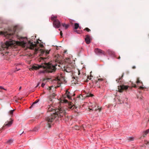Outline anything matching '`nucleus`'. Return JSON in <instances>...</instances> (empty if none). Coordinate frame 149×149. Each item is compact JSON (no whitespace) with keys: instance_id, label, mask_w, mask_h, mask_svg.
Returning <instances> with one entry per match:
<instances>
[{"instance_id":"6e6d98bb","label":"nucleus","mask_w":149,"mask_h":149,"mask_svg":"<svg viewBox=\"0 0 149 149\" xmlns=\"http://www.w3.org/2000/svg\"><path fill=\"white\" fill-rule=\"evenodd\" d=\"M41 46H43V45H41Z\"/></svg>"},{"instance_id":"473e14b6","label":"nucleus","mask_w":149,"mask_h":149,"mask_svg":"<svg viewBox=\"0 0 149 149\" xmlns=\"http://www.w3.org/2000/svg\"><path fill=\"white\" fill-rule=\"evenodd\" d=\"M137 98L140 99H142V97L141 95L137 96Z\"/></svg>"},{"instance_id":"2eb2a0df","label":"nucleus","mask_w":149,"mask_h":149,"mask_svg":"<svg viewBox=\"0 0 149 149\" xmlns=\"http://www.w3.org/2000/svg\"><path fill=\"white\" fill-rule=\"evenodd\" d=\"M124 74L123 73L121 77L120 76V77L118 79H116V81L118 83L119 82V81L120 80L122 79V78L124 76Z\"/></svg>"},{"instance_id":"aec40b11","label":"nucleus","mask_w":149,"mask_h":149,"mask_svg":"<svg viewBox=\"0 0 149 149\" xmlns=\"http://www.w3.org/2000/svg\"><path fill=\"white\" fill-rule=\"evenodd\" d=\"M103 80V79L102 78H98L97 80L95 81V83L96 84H97L98 82H100L102 81Z\"/></svg>"},{"instance_id":"4468645a","label":"nucleus","mask_w":149,"mask_h":149,"mask_svg":"<svg viewBox=\"0 0 149 149\" xmlns=\"http://www.w3.org/2000/svg\"><path fill=\"white\" fill-rule=\"evenodd\" d=\"M107 52L108 54H109V55H112V56H114L115 55V53L112 50H108Z\"/></svg>"},{"instance_id":"603ef678","label":"nucleus","mask_w":149,"mask_h":149,"mask_svg":"<svg viewBox=\"0 0 149 149\" xmlns=\"http://www.w3.org/2000/svg\"><path fill=\"white\" fill-rule=\"evenodd\" d=\"M45 80H46V79H43V81H44Z\"/></svg>"},{"instance_id":"8fccbe9b","label":"nucleus","mask_w":149,"mask_h":149,"mask_svg":"<svg viewBox=\"0 0 149 149\" xmlns=\"http://www.w3.org/2000/svg\"><path fill=\"white\" fill-rule=\"evenodd\" d=\"M78 75H79L80 74V71L79 70L78 71Z\"/></svg>"},{"instance_id":"5701e85b","label":"nucleus","mask_w":149,"mask_h":149,"mask_svg":"<svg viewBox=\"0 0 149 149\" xmlns=\"http://www.w3.org/2000/svg\"><path fill=\"white\" fill-rule=\"evenodd\" d=\"M26 43L24 42H19V45L25 46L26 45Z\"/></svg>"},{"instance_id":"f8f14e48","label":"nucleus","mask_w":149,"mask_h":149,"mask_svg":"<svg viewBox=\"0 0 149 149\" xmlns=\"http://www.w3.org/2000/svg\"><path fill=\"white\" fill-rule=\"evenodd\" d=\"M69 108L72 110H74L75 112H77V107L75 106L74 105H70L69 106Z\"/></svg>"},{"instance_id":"a878e982","label":"nucleus","mask_w":149,"mask_h":149,"mask_svg":"<svg viewBox=\"0 0 149 149\" xmlns=\"http://www.w3.org/2000/svg\"><path fill=\"white\" fill-rule=\"evenodd\" d=\"M93 96V94L89 93V94H88L86 96V97H92Z\"/></svg>"},{"instance_id":"7ed1b4c3","label":"nucleus","mask_w":149,"mask_h":149,"mask_svg":"<svg viewBox=\"0 0 149 149\" xmlns=\"http://www.w3.org/2000/svg\"><path fill=\"white\" fill-rule=\"evenodd\" d=\"M16 42L14 40L10 41H7L6 42L2 44L0 50L2 51L3 50H5L11 48L12 47L15 46V44Z\"/></svg>"},{"instance_id":"5fc2aeb1","label":"nucleus","mask_w":149,"mask_h":149,"mask_svg":"<svg viewBox=\"0 0 149 149\" xmlns=\"http://www.w3.org/2000/svg\"><path fill=\"white\" fill-rule=\"evenodd\" d=\"M47 54H49V52H47Z\"/></svg>"},{"instance_id":"6e6552de","label":"nucleus","mask_w":149,"mask_h":149,"mask_svg":"<svg viewBox=\"0 0 149 149\" xmlns=\"http://www.w3.org/2000/svg\"><path fill=\"white\" fill-rule=\"evenodd\" d=\"M54 26L56 28H58L61 26V23L58 19H56L53 22Z\"/></svg>"},{"instance_id":"6ab92c4d","label":"nucleus","mask_w":149,"mask_h":149,"mask_svg":"<svg viewBox=\"0 0 149 149\" xmlns=\"http://www.w3.org/2000/svg\"><path fill=\"white\" fill-rule=\"evenodd\" d=\"M39 100H38V99L36 100V101H35L34 102H33V103L32 105L30 107V108H31V107H33L35 104H36L39 102Z\"/></svg>"},{"instance_id":"dca6fc26","label":"nucleus","mask_w":149,"mask_h":149,"mask_svg":"<svg viewBox=\"0 0 149 149\" xmlns=\"http://www.w3.org/2000/svg\"><path fill=\"white\" fill-rule=\"evenodd\" d=\"M149 132V129L147 130L146 131L144 132L143 134V136L145 137L146 135Z\"/></svg>"},{"instance_id":"49530a36","label":"nucleus","mask_w":149,"mask_h":149,"mask_svg":"<svg viewBox=\"0 0 149 149\" xmlns=\"http://www.w3.org/2000/svg\"><path fill=\"white\" fill-rule=\"evenodd\" d=\"M146 145H147L149 143V141H147V143H145Z\"/></svg>"},{"instance_id":"ddd939ff","label":"nucleus","mask_w":149,"mask_h":149,"mask_svg":"<svg viewBox=\"0 0 149 149\" xmlns=\"http://www.w3.org/2000/svg\"><path fill=\"white\" fill-rule=\"evenodd\" d=\"M65 95H66L67 97L69 99H70L71 98L70 93V92L68 91V90H67L66 91Z\"/></svg>"},{"instance_id":"c03bdc74","label":"nucleus","mask_w":149,"mask_h":149,"mask_svg":"<svg viewBox=\"0 0 149 149\" xmlns=\"http://www.w3.org/2000/svg\"><path fill=\"white\" fill-rule=\"evenodd\" d=\"M0 89H4V90L5 89H4L3 88L2 86H0Z\"/></svg>"},{"instance_id":"423d86ee","label":"nucleus","mask_w":149,"mask_h":149,"mask_svg":"<svg viewBox=\"0 0 149 149\" xmlns=\"http://www.w3.org/2000/svg\"><path fill=\"white\" fill-rule=\"evenodd\" d=\"M28 44L29 45V47L31 49H34L35 48L36 51H37L38 50V47H37V44L35 42H34L33 44V42H31L30 41L28 42Z\"/></svg>"},{"instance_id":"864d4df0","label":"nucleus","mask_w":149,"mask_h":149,"mask_svg":"<svg viewBox=\"0 0 149 149\" xmlns=\"http://www.w3.org/2000/svg\"><path fill=\"white\" fill-rule=\"evenodd\" d=\"M24 132H23L20 134H21L22 133H23Z\"/></svg>"},{"instance_id":"4be33fe9","label":"nucleus","mask_w":149,"mask_h":149,"mask_svg":"<svg viewBox=\"0 0 149 149\" xmlns=\"http://www.w3.org/2000/svg\"><path fill=\"white\" fill-rule=\"evenodd\" d=\"M57 18V17L56 16H52L51 17V20L52 21H54L55 20V19H56Z\"/></svg>"},{"instance_id":"f3484780","label":"nucleus","mask_w":149,"mask_h":149,"mask_svg":"<svg viewBox=\"0 0 149 149\" xmlns=\"http://www.w3.org/2000/svg\"><path fill=\"white\" fill-rule=\"evenodd\" d=\"M136 83L137 84L141 83L143 85V84L142 82V81H141L139 79V77H137V78Z\"/></svg>"},{"instance_id":"7c9ffc66","label":"nucleus","mask_w":149,"mask_h":149,"mask_svg":"<svg viewBox=\"0 0 149 149\" xmlns=\"http://www.w3.org/2000/svg\"><path fill=\"white\" fill-rule=\"evenodd\" d=\"M134 139V138L133 137H130L128 138V140L130 141H133Z\"/></svg>"},{"instance_id":"cd10ccee","label":"nucleus","mask_w":149,"mask_h":149,"mask_svg":"<svg viewBox=\"0 0 149 149\" xmlns=\"http://www.w3.org/2000/svg\"><path fill=\"white\" fill-rule=\"evenodd\" d=\"M61 102H64L65 103H66L68 102V101L67 100H61Z\"/></svg>"},{"instance_id":"4d7b16f0","label":"nucleus","mask_w":149,"mask_h":149,"mask_svg":"<svg viewBox=\"0 0 149 149\" xmlns=\"http://www.w3.org/2000/svg\"><path fill=\"white\" fill-rule=\"evenodd\" d=\"M59 30L60 31V29H59Z\"/></svg>"},{"instance_id":"20e7f679","label":"nucleus","mask_w":149,"mask_h":149,"mask_svg":"<svg viewBox=\"0 0 149 149\" xmlns=\"http://www.w3.org/2000/svg\"><path fill=\"white\" fill-rule=\"evenodd\" d=\"M1 32L6 38H13V36L15 33V31L14 30L12 31L9 30L8 31Z\"/></svg>"},{"instance_id":"72a5a7b5","label":"nucleus","mask_w":149,"mask_h":149,"mask_svg":"<svg viewBox=\"0 0 149 149\" xmlns=\"http://www.w3.org/2000/svg\"><path fill=\"white\" fill-rule=\"evenodd\" d=\"M132 87H133L134 88H136V86L135 84H133L132 83Z\"/></svg>"},{"instance_id":"e433bc0d","label":"nucleus","mask_w":149,"mask_h":149,"mask_svg":"<svg viewBox=\"0 0 149 149\" xmlns=\"http://www.w3.org/2000/svg\"><path fill=\"white\" fill-rule=\"evenodd\" d=\"M144 88L141 86H140L139 87V88L140 89H143Z\"/></svg>"},{"instance_id":"1a4fd4ad","label":"nucleus","mask_w":149,"mask_h":149,"mask_svg":"<svg viewBox=\"0 0 149 149\" xmlns=\"http://www.w3.org/2000/svg\"><path fill=\"white\" fill-rule=\"evenodd\" d=\"M95 52L96 54L98 55H101V54L105 55V53L104 52L98 48L95 49Z\"/></svg>"},{"instance_id":"9b49d317","label":"nucleus","mask_w":149,"mask_h":149,"mask_svg":"<svg viewBox=\"0 0 149 149\" xmlns=\"http://www.w3.org/2000/svg\"><path fill=\"white\" fill-rule=\"evenodd\" d=\"M85 41L87 44H89L90 43V37L88 35H86V38H85Z\"/></svg>"},{"instance_id":"3c124183","label":"nucleus","mask_w":149,"mask_h":149,"mask_svg":"<svg viewBox=\"0 0 149 149\" xmlns=\"http://www.w3.org/2000/svg\"><path fill=\"white\" fill-rule=\"evenodd\" d=\"M21 89V87H19V90H20Z\"/></svg>"},{"instance_id":"de8ad7c7","label":"nucleus","mask_w":149,"mask_h":149,"mask_svg":"<svg viewBox=\"0 0 149 149\" xmlns=\"http://www.w3.org/2000/svg\"><path fill=\"white\" fill-rule=\"evenodd\" d=\"M117 58V59H120V56H119L118 57V58Z\"/></svg>"},{"instance_id":"4c0bfd02","label":"nucleus","mask_w":149,"mask_h":149,"mask_svg":"<svg viewBox=\"0 0 149 149\" xmlns=\"http://www.w3.org/2000/svg\"><path fill=\"white\" fill-rule=\"evenodd\" d=\"M62 65H61V64H59L58 65V67H62L61 66Z\"/></svg>"},{"instance_id":"a19ab883","label":"nucleus","mask_w":149,"mask_h":149,"mask_svg":"<svg viewBox=\"0 0 149 149\" xmlns=\"http://www.w3.org/2000/svg\"><path fill=\"white\" fill-rule=\"evenodd\" d=\"M51 87H49L48 88H47V89L49 90H50L51 89Z\"/></svg>"},{"instance_id":"13d9d810","label":"nucleus","mask_w":149,"mask_h":149,"mask_svg":"<svg viewBox=\"0 0 149 149\" xmlns=\"http://www.w3.org/2000/svg\"><path fill=\"white\" fill-rule=\"evenodd\" d=\"M95 110H96V111H97V109H95Z\"/></svg>"},{"instance_id":"c9c22d12","label":"nucleus","mask_w":149,"mask_h":149,"mask_svg":"<svg viewBox=\"0 0 149 149\" xmlns=\"http://www.w3.org/2000/svg\"><path fill=\"white\" fill-rule=\"evenodd\" d=\"M45 85V84L44 83H42L41 84V86L42 87H44Z\"/></svg>"},{"instance_id":"a211bd4d","label":"nucleus","mask_w":149,"mask_h":149,"mask_svg":"<svg viewBox=\"0 0 149 149\" xmlns=\"http://www.w3.org/2000/svg\"><path fill=\"white\" fill-rule=\"evenodd\" d=\"M62 25L63 27H65V29H67L69 26V24H66L65 23L62 24Z\"/></svg>"},{"instance_id":"ea45409f","label":"nucleus","mask_w":149,"mask_h":149,"mask_svg":"<svg viewBox=\"0 0 149 149\" xmlns=\"http://www.w3.org/2000/svg\"><path fill=\"white\" fill-rule=\"evenodd\" d=\"M73 78L74 79L76 80H77V79H78V78L77 77H73Z\"/></svg>"},{"instance_id":"f704fd0d","label":"nucleus","mask_w":149,"mask_h":149,"mask_svg":"<svg viewBox=\"0 0 149 149\" xmlns=\"http://www.w3.org/2000/svg\"><path fill=\"white\" fill-rule=\"evenodd\" d=\"M91 79V78H89V77H88V78H87V81H89V80H90Z\"/></svg>"},{"instance_id":"9d476101","label":"nucleus","mask_w":149,"mask_h":149,"mask_svg":"<svg viewBox=\"0 0 149 149\" xmlns=\"http://www.w3.org/2000/svg\"><path fill=\"white\" fill-rule=\"evenodd\" d=\"M10 119L11 120L10 121H8L7 120L5 122V123L3 125V127H9L11 126L13 124V120L11 118H10Z\"/></svg>"},{"instance_id":"f03ea898","label":"nucleus","mask_w":149,"mask_h":149,"mask_svg":"<svg viewBox=\"0 0 149 149\" xmlns=\"http://www.w3.org/2000/svg\"><path fill=\"white\" fill-rule=\"evenodd\" d=\"M57 65L55 64L54 65L50 63H46L45 65H33L31 68V69L32 70H37L40 68H42L44 69L42 70H40V73H52L56 71L57 68Z\"/></svg>"},{"instance_id":"bb28decb","label":"nucleus","mask_w":149,"mask_h":149,"mask_svg":"<svg viewBox=\"0 0 149 149\" xmlns=\"http://www.w3.org/2000/svg\"><path fill=\"white\" fill-rule=\"evenodd\" d=\"M15 111L14 110H11L9 111V114L10 115H12L13 114V112Z\"/></svg>"},{"instance_id":"412c9836","label":"nucleus","mask_w":149,"mask_h":149,"mask_svg":"<svg viewBox=\"0 0 149 149\" xmlns=\"http://www.w3.org/2000/svg\"><path fill=\"white\" fill-rule=\"evenodd\" d=\"M79 27V24L77 23H76L74 24V29H77Z\"/></svg>"},{"instance_id":"58836bf2","label":"nucleus","mask_w":149,"mask_h":149,"mask_svg":"<svg viewBox=\"0 0 149 149\" xmlns=\"http://www.w3.org/2000/svg\"><path fill=\"white\" fill-rule=\"evenodd\" d=\"M60 35L61 36H62L63 33H62V31H61L60 32Z\"/></svg>"},{"instance_id":"a18cd8bd","label":"nucleus","mask_w":149,"mask_h":149,"mask_svg":"<svg viewBox=\"0 0 149 149\" xmlns=\"http://www.w3.org/2000/svg\"><path fill=\"white\" fill-rule=\"evenodd\" d=\"M74 31V32H77V33H78V31H77V30H75V31Z\"/></svg>"},{"instance_id":"0eeeda50","label":"nucleus","mask_w":149,"mask_h":149,"mask_svg":"<svg viewBox=\"0 0 149 149\" xmlns=\"http://www.w3.org/2000/svg\"><path fill=\"white\" fill-rule=\"evenodd\" d=\"M129 86L122 85L120 86H118V90L120 92H122L124 90H127Z\"/></svg>"},{"instance_id":"393cba45","label":"nucleus","mask_w":149,"mask_h":149,"mask_svg":"<svg viewBox=\"0 0 149 149\" xmlns=\"http://www.w3.org/2000/svg\"><path fill=\"white\" fill-rule=\"evenodd\" d=\"M40 52L41 53V54H40V56H42L43 54H44V53L45 52V51L43 50V49H41L40 50Z\"/></svg>"},{"instance_id":"09e8293b","label":"nucleus","mask_w":149,"mask_h":149,"mask_svg":"<svg viewBox=\"0 0 149 149\" xmlns=\"http://www.w3.org/2000/svg\"><path fill=\"white\" fill-rule=\"evenodd\" d=\"M98 109L99 110V111H100L101 110V108H98Z\"/></svg>"},{"instance_id":"2f4dec72","label":"nucleus","mask_w":149,"mask_h":149,"mask_svg":"<svg viewBox=\"0 0 149 149\" xmlns=\"http://www.w3.org/2000/svg\"><path fill=\"white\" fill-rule=\"evenodd\" d=\"M5 127H3V126L1 128H0V133L1 132H2V130H3Z\"/></svg>"},{"instance_id":"c85d7f7f","label":"nucleus","mask_w":149,"mask_h":149,"mask_svg":"<svg viewBox=\"0 0 149 149\" xmlns=\"http://www.w3.org/2000/svg\"><path fill=\"white\" fill-rule=\"evenodd\" d=\"M56 95L54 93H53L52 94V95L51 96V98H54Z\"/></svg>"},{"instance_id":"79ce46f5","label":"nucleus","mask_w":149,"mask_h":149,"mask_svg":"<svg viewBox=\"0 0 149 149\" xmlns=\"http://www.w3.org/2000/svg\"><path fill=\"white\" fill-rule=\"evenodd\" d=\"M132 68L133 69H135L136 68V67L135 66H133L132 67Z\"/></svg>"},{"instance_id":"37998d69","label":"nucleus","mask_w":149,"mask_h":149,"mask_svg":"<svg viewBox=\"0 0 149 149\" xmlns=\"http://www.w3.org/2000/svg\"><path fill=\"white\" fill-rule=\"evenodd\" d=\"M40 84V83H39L36 86V87H37Z\"/></svg>"},{"instance_id":"39448f33","label":"nucleus","mask_w":149,"mask_h":149,"mask_svg":"<svg viewBox=\"0 0 149 149\" xmlns=\"http://www.w3.org/2000/svg\"><path fill=\"white\" fill-rule=\"evenodd\" d=\"M73 66L70 64H68L66 66H64L63 70L67 72H70L72 71Z\"/></svg>"},{"instance_id":"f257e3e1","label":"nucleus","mask_w":149,"mask_h":149,"mask_svg":"<svg viewBox=\"0 0 149 149\" xmlns=\"http://www.w3.org/2000/svg\"><path fill=\"white\" fill-rule=\"evenodd\" d=\"M48 111H52L53 114L51 113V115L46 118V120L47 122V126L48 128L51 127L52 122L55 118L58 117L61 119H64V117H65V111L63 107H59L58 109H54L53 107H50L48 109Z\"/></svg>"},{"instance_id":"b1692460","label":"nucleus","mask_w":149,"mask_h":149,"mask_svg":"<svg viewBox=\"0 0 149 149\" xmlns=\"http://www.w3.org/2000/svg\"><path fill=\"white\" fill-rule=\"evenodd\" d=\"M13 142V140L10 139L7 142V143L8 144H11Z\"/></svg>"},{"instance_id":"c756f323","label":"nucleus","mask_w":149,"mask_h":149,"mask_svg":"<svg viewBox=\"0 0 149 149\" xmlns=\"http://www.w3.org/2000/svg\"><path fill=\"white\" fill-rule=\"evenodd\" d=\"M84 30H86L88 32H90L91 31V30L88 29V28H86L84 29Z\"/></svg>"}]
</instances>
